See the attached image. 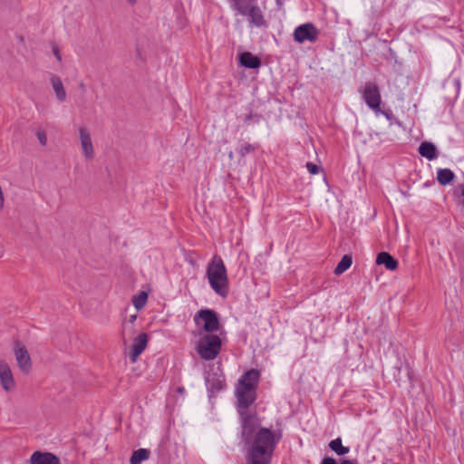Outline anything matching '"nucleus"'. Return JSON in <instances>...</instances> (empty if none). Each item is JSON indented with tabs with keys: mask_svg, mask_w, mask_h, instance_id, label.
I'll list each match as a JSON object with an SVG mask.
<instances>
[{
	"mask_svg": "<svg viewBox=\"0 0 464 464\" xmlns=\"http://www.w3.org/2000/svg\"><path fill=\"white\" fill-rule=\"evenodd\" d=\"M240 64L246 68L256 69L260 66V60L251 53L245 52L239 55Z\"/></svg>",
	"mask_w": 464,
	"mask_h": 464,
	"instance_id": "obj_16",
	"label": "nucleus"
},
{
	"mask_svg": "<svg viewBox=\"0 0 464 464\" xmlns=\"http://www.w3.org/2000/svg\"><path fill=\"white\" fill-rule=\"evenodd\" d=\"M255 150V145L244 142L237 147V151L241 157H245L246 154L250 153L251 151H254Z\"/></svg>",
	"mask_w": 464,
	"mask_h": 464,
	"instance_id": "obj_24",
	"label": "nucleus"
},
{
	"mask_svg": "<svg viewBox=\"0 0 464 464\" xmlns=\"http://www.w3.org/2000/svg\"><path fill=\"white\" fill-rule=\"evenodd\" d=\"M221 349V340L218 335L205 334L197 342L196 350L201 359L214 360Z\"/></svg>",
	"mask_w": 464,
	"mask_h": 464,
	"instance_id": "obj_4",
	"label": "nucleus"
},
{
	"mask_svg": "<svg viewBox=\"0 0 464 464\" xmlns=\"http://www.w3.org/2000/svg\"><path fill=\"white\" fill-rule=\"evenodd\" d=\"M340 464H356V462L350 459H343Z\"/></svg>",
	"mask_w": 464,
	"mask_h": 464,
	"instance_id": "obj_29",
	"label": "nucleus"
},
{
	"mask_svg": "<svg viewBox=\"0 0 464 464\" xmlns=\"http://www.w3.org/2000/svg\"><path fill=\"white\" fill-rule=\"evenodd\" d=\"M78 133L82 153L87 160H92L94 157V147L91 132L85 127H80Z\"/></svg>",
	"mask_w": 464,
	"mask_h": 464,
	"instance_id": "obj_11",
	"label": "nucleus"
},
{
	"mask_svg": "<svg viewBox=\"0 0 464 464\" xmlns=\"http://www.w3.org/2000/svg\"><path fill=\"white\" fill-rule=\"evenodd\" d=\"M352 265V257L345 255L343 256L341 261L338 263L336 267L334 268L335 275H341L345 272Z\"/></svg>",
	"mask_w": 464,
	"mask_h": 464,
	"instance_id": "obj_23",
	"label": "nucleus"
},
{
	"mask_svg": "<svg viewBox=\"0 0 464 464\" xmlns=\"http://www.w3.org/2000/svg\"><path fill=\"white\" fill-rule=\"evenodd\" d=\"M259 381V372L256 370H249L245 372L236 387V397L237 401V412L240 421L247 417H256V412L248 411V407L254 403L256 399V387Z\"/></svg>",
	"mask_w": 464,
	"mask_h": 464,
	"instance_id": "obj_2",
	"label": "nucleus"
},
{
	"mask_svg": "<svg viewBox=\"0 0 464 464\" xmlns=\"http://www.w3.org/2000/svg\"><path fill=\"white\" fill-rule=\"evenodd\" d=\"M319 35L318 29L311 23L297 26L294 32V39L299 44L306 41L314 43Z\"/></svg>",
	"mask_w": 464,
	"mask_h": 464,
	"instance_id": "obj_8",
	"label": "nucleus"
},
{
	"mask_svg": "<svg viewBox=\"0 0 464 464\" xmlns=\"http://www.w3.org/2000/svg\"><path fill=\"white\" fill-rule=\"evenodd\" d=\"M14 355L19 370L25 374L29 373L32 370V360L27 349L16 343L14 347Z\"/></svg>",
	"mask_w": 464,
	"mask_h": 464,
	"instance_id": "obj_9",
	"label": "nucleus"
},
{
	"mask_svg": "<svg viewBox=\"0 0 464 464\" xmlns=\"http://www.w3.org/2000/svg\"><path fill=\"white\" fill-rule=\"evenodd\" d=\"M240 422L247 464H269L276 446L281 440V433L262 428L258 416L247 417Z\"/></svg>",
	"mask_w": 464,
	"mask_h": 464,
	"instance_id": "obj_1",
	"label": "nucleus"
},
{
	"mask_svg": "<svg viewBox=\"0 0 464 464\" xmlns=\"http://www.w3.org/2000/svg\"><path fill=\"white\" fill-rule=\"evenodd\" d=\"M53 54H54L55 58H56L59 62H61V61H62V56H61V54H60L59 50H58V48H57V47H55V46H54V47L53 48Z\"/></svg>",
	"mask_w": 464,
	"mask_h": 464,
	"instance_id": "obj_28",
	"label": "nucleus"
},
{
	"mask_svg": "<svg viewBox=\"0 0 464 464\" xmlns=\"http://www.w3.org/2000/svg\"><path fill=\"white\" fill-rule=\"evenodd\" d=\"M233 156H234L233 151H229V153H228V157H229L230 159H232V158H233Z\"/></svg>",
	"mask_w": 464,
	"mask_h": 464,
	"instance_id": "obj_32",
	"label": "nucleus"
},
{
	"mask_svg": "<svg viewBox=\"0 0 464 464\" xmlns=\"http://www.w3.org/2000/svg\"><path fill=\"white\" fill-rule=\"evenodd\" d=\"M362 93L365 103L378 115L382 102L378 86L373 82H366Z\"/></svg>",
	"mask_w": 464,
	"mask_h": 464,
	"instance_id": "obj_7",
	"label": "nucleus"
},
{
	"mask_svg": "<svg viewBox=\"0 0 464 464\" xmlns=\"http://www.w3.org/2000/svg\"><path fill=\"white\" fill-rule=\"evenodd\" d=\"M148 293L140 291L138 295L132 297V304L136 310H141L147 304Z\"/></svg>",
	"mask_w": 464,
	"mask_h": 464,
	"instance_id": "obj_22",
	"label": "nucleus"
},
{
	"mask_svg": "<svg viewBox=\"0 0 464 464\" xmlns=\"http://www.w3.org/2000/svg\"><path fill=\"white\" fill-rule=\"evenodd\" d=\"M36 138L42 146H45L47 143V136L44 130L36 131Z\"/></svg>",
	"mask_w": 464,
	"mask_h": 464,
	"instance_id": "obj_25",
	"label": "nucleus"
},
{
	"mask_svg": "<svg viewBox=\"0 0 464 464\" xmlns=\"http://www.w3.org/2000/svg\"><path fill=\"white\" fill-rule=\"evenodd\" d=\"M136 318H137V315H136V314H132V315H130V323H133V322L136 320Z\"/></svg>",
	"mask_w": 464,
	"mask_h": 464,
	"instance_id": "obj_30",
	"label": "nucleus"
},
{
	"mask_svg": "<svg viewBox=\"0 0 464 464\" xmlns=\"http://www.w3.org/2000/svg\"><path fill=\"white\" fill-rule=\"evenodd\" d=\"M127 2H128L130 5H133L134 4H136L137 0H127Z\"/></svg>",
	"mask_w": 464,
	"mask_h": 464,
	"instance_id": "obj_31",
	"label": "nucleus"
},
{
	"mask_svg": "<svg viewBox=\"0 0 464 464\" xmlns=\"http://www.w3.org/2000/svg\"><path fill=\"white\" fill-rule=\"evenodd\" d=\"M148 335L145 333L139 334L128 348V355L132 363L136 362L139 356L145 351L148 345Z\"/></svg>",
	"mask_w": 464,
	"mask_h": 464,
	"instance_id": "obj_10",
	"label": "nucleus"
},
{
	"mask_svg": "<svg viewBox=\"0 0 464 464\" xmlns=\"http://www.w3.org/2000/svg\"><path fill=\"white\" fill-rule=\"evenodd\" d=\"M321 464H336V461L331 457H326L323 459Z\"/></svg>",
	"mask_w": 464,
	"mask_h": 464,
	"instance_id": "obj_27",
	"label": "nucleus"
},
{
	"mask_svg": "<svg viewBox=\"0 0 464 464\" xmlns=\"http://www.w3.org/2000/svg\"><path fill=\"white\" fill-rule=\"evenodd\" d=\"M205 382L208 391L212 394L223 390L225 386V376L220 372L219 366L217 367V372H207Z\"/></svg>",
	"mask_w": 464,
	"mask_h": 464,
	"instance_id": "obj_12",
	"label": "nucleus"
},
{
	"mask_svg": "<svg viewBox=\"0 0 464 464\" xmlns=\"http://www.w3.org/2000/svg\"><path fill=\"white\" fill-rule=\"evenodd\" d=\"M51 83L53 90L55 93V97L58 101L63 102L66 99V91L64 89L63 81L58 76H53L51 78Z\"/></svg>",
	"mask_w": 464,
	"mask_h": 464,
	"instance_id": "obj_17",
	"label": "nucleus"
},
{
	"mask_svg": "<svg viewBox=\"0 0 464 464\" xmlns=\"http://www.w3.org/2000/svg\"><path fill=\"white\" fill-rule=\"evenodd\" d=\"M419 153L430 160L437 158V149L430 142H422L419 147Z\"/></svg>",
	"mask_w": 464,
	"mask_h": 464,
	"instance_id": "obj_18",
	"label": "nucleus"
},
{
	"mask_svg": "<svg viewBox=\"0 0 464 464\" xmlns=\"http://www.w3.org/2000/svg\"><path fill=\"white\" fill-rule=\"evenodd\" d=\"M306 169L309 171V173L313 175L318 174L320 171V167L312 162L306 163Z\"/></svg>",
	"mask_w": 464,
	"mask_h": 464,
	"instance_id": "obj_26",
	"label": "nucleus"
},
{
	"mask_svg": "<svg viewBox=\"0 0 464 464\" xmlns=\"http://www.w3.org/2000/svg\"><path fill=\"white\" fill-rule=\"evenodd\" d=\"M0 384L5 392H12L15 388L13 372L7 362L0 361Z\"/></svg>",
	"mask_w": 464,
	"mask_h": 464,
	"instance_id": "obj_13",
	"label": "nucleus"
},
{
	"mask_svg": "<svg viewBox=\"0 0 464 464\" xmlns=\"http://www.w3.org/2000/svg\"><path fill=\"white\" fill-rule=\"evenodd\" d=\"M206 276L211 289L219 296L227 297L229 292V281L226 266L222 258L214 256L206 268Z\"/></svg>",
	"mask_w": 464,
	"mask_h": 464,
	"instance_id": "obj_3",
	"label": "nucleus"
},
{
	"mask_svg": "<svg viewBox=\"0 0 464 464\" xmlns=\"http://www.w3.org/2000/svg\"><path fill=\"white\" fill-rule=\"evenodd\" d=\"M150 453V450L147 449H139L137 450H134L130 459V463L141 464L143 461L149 459Z\"/></svg>",
	"mask_w": 464,
	"mask_h": 464,
	"instance_id": "obj_19",
	"label": "nucleus"
},
{
	"mask_svg": "<svg viewBox=\"0 0 464 464\" xmlns=\"http://www.w3.org/2000/svg\"><path fill=\"white\" fill-rule=\"evenodd\" d=\"M454 177V173L450 169H440L437 172V179L443 186L450 184Z\"/></svg>",
	"mask_w": 464,
	"mask_h": 464,
	"instance_id": "obj_20",
	"label": "nucleus"
},
{
	"mask_svg": "<svg viewBox=\"0 0 464 464\" xmlns=\"http://www.w3.org/2000/svg\"><path fill=\"white\" fill-rule=\"evenodd\" d=\"M29 464H60V459L53 453L34 451L28 460Z\"/></svg>",
	"mask_w": 464,
	"mask_h": 464,
	"instance_id": "obj_14",
	"label": "nucleus"
},
{
	"mask_svg": "<svg viewBox=\"0 0 464 464\" xmlns=\"http://www.w3.org/2000/svg\"><path fill=\"white\" fill-rule=\"evenodd\" d=\"M232 7L241 15L246 16L248 22L256 27L265 25L266 22L261 9L256 5H246L244 0H232Z\"/></svg>",
	"mask_w": 464,
	"mask_h": 464,
	"instance_id": "obj_5",
	"label": "nucleus"
},
{
	"mask_svg": "<svg viewBox=\"0 0 464 464\" xmlns=\"http://www.w3.org/2000/svg\"><path fill=\"white\" fill-rule=\"evenodd\" d=\"M377 265H383L388 270L393 271L398 266V262L388 252H381L376 257Z\"/></svg>",
	"mask_w": 464,
	"mask_h": 464,
	"instance_id": "obj_15",
	"label": "nucleus"
},
{
	"mask_svg": "<svg viewBox=\"0 0 464 464\" xmlns=\"http://www.w3.org/2000/svg\"><path fill=\"white\" fill-rule=\"evenodd\" d=\"M195 324L208 334L216 332L219 327L218 314L210 309H202L194 317Z\"/></svg>",
	"mask_w": 464,
	"mask_h": 464,
	"instance_id": "obj_6",
	"label": "nucleus"
},
{
	"mask_svg": "<svg viewBox=\"0 0 464 464\" xmlns=\"http://www.w3.org/2000/svg\"><path fill=\"white\" fill-rule=\"evenodd\" d=\"M329 447L339 456H343L350 451L349 447L343 446L341 438H336L330 441Z\"/></svg>",
	"mask_w": 464,
	"mask_h": 464,
	"instance_id": "obj_21",
	"label": "nucleus"
}]
</instances>
